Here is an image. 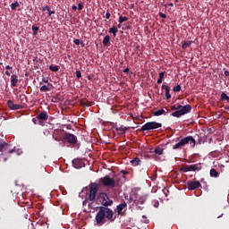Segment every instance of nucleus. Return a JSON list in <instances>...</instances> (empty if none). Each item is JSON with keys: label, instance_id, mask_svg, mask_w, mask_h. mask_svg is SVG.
I'll return each mask as SVG.
<instances>
[{"label": "nucleus", "instance_id": "obj_26", "mask_svg": "<svg viewBox=\"0 0 229 229\" xmlns=\"http://www.w3.org/2000/svg\"><path fill=\"white\" fill-rule=\"evenodd\" d=\"M6 146H8V143L4 142L3 140H0V151H3Z\"/></svg>", "mask_w": 229, "mask_h": 229}, {"label": "nucleus", "instance_id": "obj_39", "mask_svg": "<svg viewBox=\"0 0 229 229\" xmlns=\"http://www.w3.org/2000/svg\"><path fill=\"white\" fill-rule=\"evenodd\" d=\"M51 7H49L48 5H46L45 7H43L42 8V12H47V11H49V9H50Z\"/></svg>", "mask_w": 229, "mask_h": 229}, {"label": "nucleus", "instance_id": "obj_59", "mask_svg": "<svg viewBox=\"0 0 229 229\" xmlns=\"http://www.w3.org/2000/svg\"><path fill=\"white\" fill-rule=\"evenodd\" d=\"M81 46H82V47L85 46V44L84 43H81Z\"/></svg>", "mask_w": 229, "mask_h": 229}, {"label": "nucleus", "instance_id": "obj_2", "mask_svg": "<svg viewBox=\"0 0 229 229\" xmlns=\"http://www.w3.org/2000/svg\"><path fill=\"white\" fill-rule=\"evenodd\" d=\"M171 110L175 111L171 114L172 117H182V115L189 114V112L192 110V107L191 105L182 106L180 104H175L171 106Z\"/></svg>", "mask_w": 229, "mask_h": 229}, {"label": "nucleus", "instance_id": "obj_33", "mask_svg": "<svg viewBox=\"0 0 229 229\" xmlns=\"http://www.w3.org/2000/svg\"><path fill=\"white\" fill-rule=\"evenodd\" d=\"M115 130H116V131H124L125 130H128V127H123V126L118 127V126H116Z\"/></svg>", "mask_w": 229, "mask_h": 229}, {"label": "nucleus", "instance_id": "obj_60", "mask_svg": "<svg viewBox=\"0 0 229 229\" xmlns=\"http://www.w3.org/2000/svg\"><path fill=\"white\" fill-rule=\"evenodd\" d=\"M88 79H89V80H91V77H90V76H88Z\"/></svg>", "mask_w": 229, "mask_h": 229}, {"label": "nucleus", "instance_id": "obj_25", "mask_svg": "<svg viewBox=\"0 0 229 229\" xmlns=\"http://www.w3.org/2000/svg\"><path fill=\"white\" fill-rule=\"evenodd\" d=\"M165 72H161L159 73V78L157 80V85H160V83H162L163 80H164V76H165Z\"/></svg>", "mask_w": 229, "mask_h": 229}, {"label": "nucleus", "instance_id": "obj_20", "mask_svg": "<svg viewBox=\"0 0 229 229\" xmlns=\"http://www.w3.org/2000/svg\"><path fill=\"white\" fill-rule=\"evenodd\" d=\"M218 175L219 173H217V170H216L215 168H212L210 170V176H212V178H217Z\"/></svg>", "mask_w": 229, "mask_h": 229}, {"label": "nucleus", "instance_id": "obj_19", "mask_svg": "<svg viewBox=\"0 0 229 229\" xmlns=\"http://www.w3.org/2000/svg\"><path fill=\"white\" fill-rule=\"evenodd\" d=\"M154 153L156 155H164V148H160V147H157L155 149H154Z\"/></svg>", "mask_w": 229, "mask_h": 229}, {"label": "nucleus", "instance_id": "obj_58", "mask_svg": "<svg viewBox=\"0 0 229 229\" xmlns=\"http://www.w3.org/2000/svg\"><path fill=\"white\" fill-rule=\"evenodd\" d=\"M122 173H123V174H126V172H125V171H122Z\"/></svg>", "mask_w": 229, "mask_h": 229}, {"label": "nucleus", "instance_id": "obj_45", "mask_svg": "<svg viewBox=\"0 0 229 229\" xmlns=\"http://www.w3.org/2000/svg\"><path fill=\"white\" fill-rule=\"evenodd\" d=\"M42 81H43L44 83H49V81H48L47 79H46V78H43Z\"/></svg>", "mask_w": 229, "mask_h": 229}, {"label": "nucleus", "instance_id": "obj_41", "mask_svg": "<svg viewBox=\"0 0 229 229\" xmlns=\"http://www.w3.org/2000/svg\"><path fill=\"white\" fill-rule=\"evenodd\" d=\"M73 43L75 44V46H80L81 41H80V39H74Z\"/></svg>", "mask_w": 229, "mask_h": 229}, {"label": "nucleus", "instance_id": "obj_54", "mask_svg": "<svg viewBox=\"0 0 229 229\" xmlns=\"http://www.w3.org/2000/svg\"><path fill=\"white\" fill-rule=\"evenodd\" d=\"M127 30H130V28H131L130 25L126 26Z\"/></svg>", "mask_w": 229, "mask_h": 229}, {"label": "nucleus", "instance_id": "obj_57", "mask_svg": "<svg viewBox=\"0 0 229 229\" xmlns=\"http://www.w3.org/2000/svg\"><path fill=\"white\" fill-rule=\"evenodd\" d=\"M166 112H167V114H169L170 110L166 108Z\"/></svg>", "mask_w": 229, "mask_h": 229}, {"label": "nucleus", "instance_id": "obj_13", "mask_svg": "<svg viewBox=\"0 0 229 229\" xmlns=\"http://www.w3.org/2000/svg\"><path fill=\"white\" fill-rule=\"evenodd\" d=\"M7 105L11 110H21L22 108V105L15 104L12 100H8Z\"/></svg>", "mask_w": 229, "mask_h": 229}, {"label": "nucleus", "instance_id": "obj_38", "mask_svg": "<svg viewBox=\"0 0 229 229\" xmlns=\"http://www.w3.org/2000/svg\"><path fill=\"white\" fill-rule=\"evenodd\" d=\"M78 10H80V11L83 10V3L78 4Z\"/></svg>", "mask_w": 229, "mask_h": 229}, {"label": "nucleus", "instance_id": "obj_40", "mask_svg": "<svg viewBox=\"0 0 229 229\" xmlns=\"http://www.w3.org/2000/svg\"><path fill=\"white\" fill-rule=\"evenodd\" d=\"M47 12H48V16L49 17H51V15H55V11H51V8Z\"/></svg>", "mask_w": 229, "mask_h": 229}, {"label": "nucleus", "instance_id": "obj_11", "mask_svg": "<svg viewBox=\"0 0 229 229\" xmlns=\"http://www.w3.org/2000/svg\"><path fill=\"white\" fill-rule=\"evenodd\" d=\"M72 164L75 169H81V167H85V161H83V159L75 158L72 161Z\"/></svg>", "mask_w": 229, "mask_h": 229}, {"label": "nucleus", "instance_id": "obj_24", "mask_svg": "<svg viewBox=\"0 0 229 229\" xmlns=\"http://www.w3.org/2000/svg\"><path fill=\"white\" fill-rule=\"evenodd\" d=\"M81 105L82 106H92V102L87 100H81Z\"/></svg>", "mask_w": 229, "mask_h": 229}, {"label": "nucleus", "instance_id": "obj_5", "mask_svg": "<svg viewBox=\"0 0 229 229\" xmlns=\"http://www.w3.org/2000/svg\"><path fill=\"white\" fill-rule=\"evenodd\" d=\"M158 128H162V123L157 122H148L140 129V131H149L151 130H158Z\"/></svg>", "mask_w": 229, "mask_h": 229}, {"label": "nucleus", "instance_id": "obj_9", "mask_svg": "<svg viewBox=\"0 0 229 229\" xmlns=\"http://www.w3.org/2000/svg\"><path fill=\"white\" fill-rule=\"evenodd\" d=\"M63 139L65 140V142H68V144H78V138L74 134L65 132Z\"/></svg>", "mask_w": 229, "mask_h": 229}, {"label": "nucleus", "instance_id": "obj_49", "mask_svg": "<svg viewBox=\"0 0 229 229\" xmlns=\"http://www.w3.org/2000/svg\"><path fill=\"white\" fill-rule=\"evenodd\" d=\"M5 69L8 71V70H10V69H13V67L10 66V65H7V66L5 67Z\"/></svg>", "mask_w": 229, "mask_h": 229}, {"label": "nucleus", "instance_id": "obj_30", "mask_svg": "<svg viewBox=\"0 0 229 229\" xmlns=\"http://www.w3.org/2000/svg\"><path fill=\"white\" fill-rule=\"evenodd\" d=\"M32 31H33V35H38V30L39 28L38 26L33 25L31 28Z\"/></svg>", "mask_w": 229, "mask_h": 229}, {"label": "nucleus", "instance_id": "obj_12", "mask_svg": "<svg viewBox=\"0 0 229 229\" xmlns=\"http://www.w3.org/2000/svg\"><path fill=\"white\" fill-rule=\"evenodd\" d=\"M126 207H128V204H126V202L121 203L116 206V209L114 210V212H116L117 216H124L123 210H124Z\"/></svg>", "mask_w": 229, "mask_h": 229}, {"label": "nucleus", "instance_id": "obj_63", "mask_svg": "<svg viewBox=\"0 0 229 229\" xmlns=\"http://www.w3.org/2000/svg\"><path fill=\"white\" fill-rule=\"evenodd\" d=\"M179 2V0H175V3H178Z\"/></svg>", "mask_w": 229, "mask_h": 229}, {"label": "nucleus", "instance_id": "obj_21", "mask_svg": "<svg viewBox=\"0 0 229 229\" xmlns=\"http://www.w3.org/2000/svg\"><path fill=\"white\" fill-rule=\"evenodd\" d=\"M220 98H221V101H226L227 103H229V97L226 93L223 92Z\"/></svg>", "mask_w": 229, "mask_h": 229}, {"label": "nucleus", "instance_id": "obj_37", "mask_svg": "<svg viewBox=\"0 0 229 229\" xmlns=\"http://www.w3.org/2000/svg\"><path fill=\"white\" fill-rule=\"evenodd\" d=\"M76 78H77L78 80H80V78H81V71H77V72H76Z\"/></svg>", "mask_w": 229, "mask_h": 229}, {"label": "nucleus", "instance_id": "obj_43", "mask_svg": "<svg viewBox=\"0 0 229 229\" xmlns=\"http://www.w3.org/2000/svg\"><path fill=\"white\" fill-rule=\"evenodd\" d=\"M159 17H161L162 19H165V17H167V15L160 13Z\"/></svg>", "mask_w": 229, "mask_h": 229}, {"label": "nucleus", "instance_id": "obj_52", "mask_svg": "<svg viewBox=\"0 0 229 229\" xmlns=\"http://www.w3.org/2000/svg\"><path fill=\"white\" fill-rule=\"evenodd\" d=\"M168 6H171V7H173V6H174V4H173V3H170V4H168Z\"/></svg>", "mask_w": 229, "mask_h": 229}, {"label": "nucleus", "instance_id": "obj_23", "mask_svg": "<svg viewBox=\"0 0 229 229\" xmlns=\"http://www.w3.org/2000/svg\"><path fill=\"white\" fill-rule=\"evenodd\" d=\"M49 70L52 71V72H58V71H60V66L50 65Z\"/></svg>", "mask_w": 229, "mask_h": 229}, {"label": "nucleus", "instance_id": "obj_36", "mask_svg": "<svg viewBox=\"0 0 229 229\" xmlns=\"http://www.w3.org/2000/svg\"><path fill=\"white\" fill-rule=\"evenodd\" d=\"M0 162H6V157H4V154H0Z\"/></svg>", "mask_w": 229, "mask_h": 229}, {"label": "nucleus", "instance_id": "obj_35", "mask_svg": "<svg viewBox=\"0 0 229 229\" xmlns=\"http://www.w3.org/2000/svg\"><path fill=\"white\" fill-rule=\"evenodd\" d=\"M51 101H52V103H58V101H60V98H58V97H52Z\"/></svg>", "mask_w": 229, "mask_h": 229}, {"label": "nucleus", "instance_id": "obj_42", "mask_svg": "<svg viewBox=\"0 0 229 229\" xmlns=\"http://www.w3.org/2000/svg\"><path fill=\"white\" fill-rule=\"evenodd\" d=\"M110 17H111L110 12H106V19H110Z\"/></svg>", "mask_w": 229, "mask_h": 229}, {"label": "nucleus", "instance_id": "obj_15", "mask_svg": "<svg viewBox=\"0 0 229 229\" xmlns=\"http://www.w3.org/2000/svg\"><path fill=\"white\" fill-rule=\"evenodd\" d=\"M161 89L164 90H165V98L166 99H169L171 98V88L167 85H165V83H164L161 87Z\"/></svg>", "mask_w": 229, "mask_h": 229}, {"label": "nucleus", "instance_id": "obj_8", "mask_svg": "<svg viewBox=\"0 0 229 229\" xmlns=\"http://www.w3.org/2000/svg\"><path fill=\"white\" fill-rule=\"evenodd\" d=\"M99 189V185L96 182L91 183L89 187V201H94L96 199V197L98 196V191Z\"/></svg>", "mask_w": 229, "mask_h": 229}, {"label": "nucleus", "instance_id": "obj_17", "mask_svg": "<svg viewBox=\"0 0 229 229\" xmlns=\"http://www.w3.org/2000/svg\"><path fill=\"white\" fill-rule=\"evenodd\" d=\"M117 31H119V30L117 29V27L114 26L109 29L108 33H112L114 38H115V37H117Z\"/></svg>", "mask_w": 229, "mask_h": 229}, {"label": "nucleus", "instance_id": "obj_55", "mask_svg": "<svg viewBox=\"0 0 229 229\" xmlns=\"http://www.w3.org/2000/svg\"><path fill=\"white\" fill-rule=\"evenodd\" d=\"M225 110H229V106H225Z\"/></svg>", "mask_w": 229, "mask_h": 229}, {"label": "nucleus", "instance_id": "obj_47", "mask_svg": "<svg viewBox=\"0 0 229 229\" xmlns=\"http://www.w3.org/2000/svg\"><path fill=\"white\" fill-rule=\"evenodd\" d=\"M123 72H125V73H126V72H130V68L124 69V70H123Z\"/></svg>", "mask_w": 229, "mask_h": 229}, {"label": "nucleus", "instance_id": "obj_1", "mask_svg": "<svg viewBox=\"0 0 229 229\" xmlns=\"http://www.w3.org/2000/svg\"><path fill=\"white\" fill-rule=\"evenodd\" d=\"M97 199L102 206L98 207V211L95 216V226H103L106 221L114 223L116 217L114 216V211L108 208L114 205V200L105 191L99 192Z\"/></svg>", "mask_w": 229, "mask_h": 229}, {"label": "nucleus", "instance_id": "obj_7", "mask_svg": "<svg viewBox=\"0 0 229 229\" xmlns=\"http://www.w3.org/2000/svg\"><path fill=\"white\" fill-rule=\"evenodd\" d=\"M203 169V166H201L200 163L195 164V165H184L181 168L182 173H189L191 171L196 172V171H201Z\"/></svg>", "mask_w": 229, "mask_h": 229}, {"label": "nucleus", "instance_id": "obj_44", "mask_svg": "<svg viewBox=\"0 0 229 229\" xmlns=\"http://www.w3.org/2000/svg\"><path fill=\"white\" fill-rule=\"evenodd\" d=\"M225 76H229V71L228 70H225V72H224Z\"/></svg>", "mask_w": 229, "mask_h": 229}, {"label": "nucleus", "instance_id": "obj_51", "mask_svg": "<svg viewBox=\"0 0 229 229\" xmlns=\"http://www.w3.org/2000/svg\"><path fill=\"white\" fill-rule=\"evenodd\" d=\"M5 74L6 76H11V73L8 71L5 72Z\"/></svg>", "mask_w": 229, "mask_h": 229}, {"label": "nucleus", "instance_id": "obj_29", "mask_svg": "<svg viewBox=\"0 0 229 229\" xmlns=\"http://www.w3.org/2000/svg\"><path fill=\"white\" fill-rule=\"evenodd\" d=\"M19 6H20L19 2H14L11 4V10H17Z\"/></svg>", "mask_w": 229, "mask_h": 229}, {"label": "nucleus", "instance_id": "obj_3", "mask_svg": "<svg viewBox=\"0 0 229 229\" xmlns=\"http://www.w3.org/2000/svg\"><path fill=\"white\" fill-rule=\"evenodd\" d=\"M186 144H190L191 148H194V146H196V140H194L192 136H187L174 145L173 149H182L183 146H186Z\"/></svg>", "mask_w": 229, "mask_h": 229}, {"label": "nucleus", "instance_id": "obj_6", "mask_svg": "<svg viewBox=\"0 0 229 229\" xmlns=\"http://www.w3.org/2000/svg\"><path fill=\"white\" fill-rule=\"evenodd\" d=\"M146 199H148L147 195H139V193H132L130 196V200L133 201L135 205H144V203H146Z\"/></svg>", "mask_w": 229, "mask_h": 229}, {"label": "nucleus", "instance_id": "obj_18", "mask_svg": "<svg viewBox=\"0 0 229 229\" xmlns=\"http://www.w3.org/2000/svg\"><path fill=\"white\" fill-rule=\"evenodd\" d=\"M140 158L139 157H135L132 160H131V165H133L134 167H137V165H140Z\"/></svg>", "mask_w": 229, "mask_h": 229}, {"label": "nucleus", "instance_id": "obj_4", "mask_svg": "<svg viewBox=\"0 0 229 229\" xmlns=\"http://www.w3.org/2000/svg\"><path fill=\"white\" fill-rule=\"evenodd\" d=\"M98 182L104 187H109V189L115 188V179L110 177L109 175L100 178Z\"/></svg>", "mask_w": 229, "mask_h": 229}, {"label": "nucleus", "instance_id": "obj_50", "mask_svg": "<svg viewBox=\"0 0 229 229\" xmlns=\"http://www.w3.org/2000/svg\"><path fill=\"white\" fill-rule=\"evenodd\" d=\"M55 140L60 141V140L58 139V137H55V135L53 136Z\"/></svg>", "mask_w": 229, "mask_h": 229}, {"label": "nucleus", "instance_id": "obj_27", "mask_svg": "<svg viewBox=\"0 0 229 229\" xmlns=\"http://www.w3.org/2000/svg\"><path fill=\"white\" fill-rule=\"evenodd\" d=\"M103 44L104 46H108V44H110V37L108 35H106L104 39H103Z\"/></svg>", "mask_w": 229, "mask_h": 229}, {"label": "nucleus", "instance_id": "obj_53", "mask_svg": "<svg viewBox=\"0 0 229 229\" xmlns=\"http://www.w3.org/2000/svg\"><path fill=\"white\" fill-rule=\"evenodd\" d=\"M32 121H33L34 124H37V119L33 118Z\"/></svg>", "mask_w": 229, "mask_h": 229}, {"label": "nucleus", "instance_id": "obj_16", "mask_svg": "<svg viewBox=\"0 0 229 229\" xmlns=\"http://www.w3.org/2000/svg\"><path fill=\"white\" fill-rule=\"evenodd\" d=\"M17 83H19V76H17V74H13L11 76V86L17 87Z\"/></svg>", "mask_w": 229, "mask_h": 229}, {"label": "nucleus", "instance_id": "obj_22", "mask_svg": "<svg viewBox=\"0 0 229 229\" xmlns=\"http://www.w3.org/2000/svg\"><path fill=\"white\" fill-rule=\"evenodd\" d=\"M191 45H192V41H185L182 45V49H187V47H191Z\"/></svg>", "mask_w": 229, "mask_h": 229}, {"label": "nucleus", "instance_id": "obj_32", "mask_svg": "<svg viewBox=\"0 0 229 229\" xmlns=\"http://www.w3.org/2000/svg\"><path fill=\"white\" fill-rule=\"evenodd\" d=\"M128 21V17H126V16H120V17H119V20H118V21L120 22V24H123V22H124V21Z\"/></svg>", "mask_w": 229, "mask_h": 229}, {"label": "nucleus", "instance_id": "obj_14", "mask_svg": "<svg viewBox=\"0 0 229 229\" xmlns=\"http://www.w3.org/2000/svg\"><path fill=\"white\" fill-rule=\"evenodd\" d=\"M36 119L38 120V121H47V112H46V111H41L38 114V116L36 117Z\"/></svg>", "mask_w": 229, "mask_h": 229}, {"label": "nucleus", "instance_id": "obj_46", "mask_svg": "<svg viewBox=\"0 0 229 229\" xmlns=\"http://www.w3.org/2000/svg\"><path fill=\"white\" fill-rule=\"evenodd\" d=\"M8 153L10 154V155H12V153H15V150L13 148V149H10L9 151H8Z\"/></svg>", "mask_w": 229, "mask_h": 229}, {"label": "nucleus", "instance_id": "obj_31", "mask_svg": "<svg viewBox=\"0 0 229 229\" xmlns=\"http://www.w3.org/2000/svg\"><path fill=\"white\" fill-rule=\"evenodd\" d=\"M39 90H40V92H48L49 87L47 85H43L40 87Z\"/></svg>", "mask_w": 229, "mask_h": 229}, {"label": "nucleus", "instance_id": "obj_61", "mask_svg": "<svg viewBox=\"0 0 229 229\" xmlns=\"http://www.w3.org/2000/svg\"><path fill=\"white\" fill-rule=\"evenodd\" d=\"M118 28H121V23L118 25Z\"/></svg>", "mask_w": 229, "mask_h": 229}, {"label": "nucleus", "instance_id": "obj_48", "mask_svg": "<svg viewBox=\"0 0 229 229\" xmlns=\"http://www.w3.org/2000/svg\"><path fill=\"white\" fill-rule=\"evenodd\" d=\"M72 10H78V7H77L76 5H72Z\"/></svg>", "mask_w": 229, "mask_h": 229}, {"label": "nucleus", "instance_id": "obj_56", "mask_svg": "<svg viewBox=\"0 0 229 229\" xmlns=\"http://www.w3.org/2000/svg\"><path fill=\"white\" fill-rule=\"evenodd\" d=\"M48 87H53V84H51V83H48Z\"/></svg>", "mask_w": 229, "mask_h": 229}, {"label": "nucleus", "instance_id": "obj_10", "mask_svg": "<svg viewBox=\"0 0 229 229\" xmlns=\"http://www.w3.org/2000/svg\"><path fill=\"white\" fill-rule=\"evenodd\" d=\"M199 187H201V182H199V181H190L187 183L189 191H196V189H199Z\"/></svg>", "mask_w": 229, "mask_h": 229}, {"label": "nucleus", "instance_id": "obj_62", "mask_svg": "<svg viewBox=\"0 0 229 229\" xmlns=\"http://www.w3.org/2000/svg\"><path fill=\"white\" fill-rule=\"evenodd\" d=\"M34 61H36L37 60V57H34V59H33Z\"/></svg>", "mask_w": 229, "mask_h": 229}, {"label": "nucleus", "instance_id": "obj_28", "mask_svg": "<svg viewBox=\"0 0 229 229\" xmlns=\"http://www.w3.org/2000/svg\"><path fill=\"white\" fill-rule=\"evenodd\" d=\"M164 114H165V110H164V109H160V110L154 112V115H156V116L164 115Z\"/></svg>", "mask_w": 229, "mask_h": 229}, {"label": "nucleus", "instance_id": "obj_34", "mask_svg": "<svg viewBox=\"0 0 229 229\" xmlns=\"http://www.w3.org/2000/svg\"><path fill=\"white\" fill-rule=\"evenodd\" d=\"M173 90L174 92H180V90H182V86L178 84L175 87H174Z\"/></svg>", "mask_w": 229, "mask_h": 229}]
</instances>
